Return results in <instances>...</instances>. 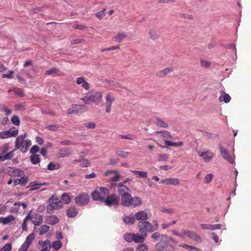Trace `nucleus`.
Returning <instances> with one entry per match:
<instances>
[{"instance_id": "1", "label": "nucleus", "mask_w": 251, "mask_h": 251, "mask_svg": "<svg viewBox=\"0 0 251 251\" xmlns=\"http://www.w3.org/2000/svg\"><path fill=\"white\" fill-rule=\"evenodd\" d=\"M137 228L141 234L147 236L148 233H152L157 230L159 225L157 221L155 220H153L152 223L147 221H139Z\"/></svg>"}, {"instance_id": "2", "label": "nucleus", "mask_w": 251, "mask_h": 251, "mask_svg": "<svg viewBox=\"0 0 251 251\" xmlns=\"http://www.w3.org/2000/svg\"><path fill=\"white\" fill-rule=\"evenodd\" d=\"M102 99V94L100 92L91 90L88 92L86 95L80 99L85 103L89 104L93 103L96 105H98Z\"/></svg>"}, {"instance_id": "3", "label": "nucleus", "mask_w": 251, "mask_h": 251, "mask_svg": "<svg viewBox=\"0 0 251 251\" xmlns=\"http://www.w3.org/2000/svg\"><path fill=\"white\" fill-rule=\"evenodd\" d=\"M27 134L25 133L24 135L19 136L16 139L15 142V149H13L14 151L20 149L21 151L25 153L27 151L28 148L31 145V142L29 139H26Z\"/></svg>"}, {"instance_id": "4", "label": "nucleus", "mask_w": 251, "mask_h": 251, "mask_svg": "<svg viewBox=\"0 0 251 251\" xmlns=\"http://www.w3.org/2000/svg\"><path fill=\"white\" fill-rule=\"evenodd\" d=\"M121 198V204L124 206H132L136 207L141 205L142 203L140 198L138 197H132L131 193L122 196Z\"/></svg>"}, {"instance_id": "5", "label": "nucleus", "mask_w": 251, "mask_h": 251, "mask_svg": "<svg viewBox=\"0 0 251 251\" xmlns=\"http://www.w3.org/2000/svg\"><path fill=\"white\" fill-rule=\"evenodd\" d=\"M109 194V190L106 187H100L98 188L92 193V197L95 201L102 202Z\"/></svg>"}, {"instance_id": "6", "label": "nucleus", "mask_w": 251, "mask_h": 251, "mask_svg": "<svg viewBox=\"0 0 251 251\" xmlns=\"http://www.w3.org/2000/svg\"><path fill=\"white\" fill-rule=\"evenodd\" d=\"M9 150V146L8 144H5L3 145L0 148V160L1 161H4L5 160H11L14 156V150L10 151V152L7 153Z\"/></svg>"}, {"instance_id": "7", "label": "nucleus", "mask_w": 251, "mask_h": 251, "mask_svg": "<svg viewBox=\"0 0 251 251\" xmlns=\"http://www.w3.org/2000/svg\"><path fill=\"white\" fill-rule=\"evenodd\" d=\"M63 206L62 201L57 197L52 196L49 199V205L48 210L58 209Z\"/></svg>"}, {"instance_id": "8", "label": "nucleus", "mask_w": 251, "mask_h": 251, "mask_svg": "<svg viewBox=\"0 0 251 251\" xmlns=\"http://www.w3.org/2000/svg\"><path fill=\"white\" fill-rule=\"evenodd\" d=\"M119 198L115 194L108 195L102 202L106 206H112L117 205L119 203Z\"/></svg>"}, {"instance_id": "9", "label": "nucleus", "mask_w": 251, "mask_h": 251, "mask_svg": "<svg viewBox=\"0 0 251 251\" xmlns=\"http://www.w3.org/2000/svg\"><path fill=\"white\" fill-rule=\"evenodd\" d=\"M89 201V196L85 193H81L78 194L75 198V203L79 206H83L87 204Z\"/></svg>"}, {"instance_id": "10", "label": "nucleus", "mask_w": 251, "mask_h": 251, "mask_svg": "<svg viewBox=\"0 0 251 251\" xmlns=\"http://www.w3.org/2000/svg\"><path fill=\"white\" fill-rule=\"evenodd\" d=\"M155 248L157 251H175L173 245L165 242H158L155 245Z\"/></svg>"}, {"instance_id": "11", "label": "nucleus", "mask_w": 251, "mask_h": 251, "mask_svg": "<svg viewBox=\"0 0 251 251\" xmlns=\"http://www.w3.org/2000/svg\"><path fill=\"white\" fill-rule=\"evenodd\" d=\"M219 149L222 157L224 159L227 160L229 163L233 164L234 160L228 153L227 150L222 147L220 144H219Z\"/></svg>"}, {"instance_id": "12", "label": "nucleus", "mask_w": 251, "mask_h": 251, "mask_svg": "<svg viewBox=\"0 0 251 251\" xmlns=\"http://www.w3.org/2000/svg\"><path fill=\"white\" fill-rule=\"evenodd\" d=\"M198 155L202 158L204 162H209L214 157L213 153L209 150H207L203 152H198Z\"/></svg>"}, {"instance_id": "13", "label": "nucleus", "mask_w": 251, "mask_h": 251, "mask_svg": "<svg viewBox=\"0 0 251 251\" xmlns=\"http://www.w3.org/2000/svg\"><path fill=\"white\" fill-rule=\"evenodd\" d=\"M115 98L114 96L110 93H108L105 96V104L106 109L105 112L106 113H109L111 110V107L112 103L114 101Z\"/></svg>"}, {"instance_id": "14", "label": "nucleus", "mask_w": 251, "mask_h": 251, "mask_svg": "<svg viewBox=\"0 0 251 251\" xmlns=\"http://www.w3.org/2000/svg\"><path fill=\"white\" fill-rule=\"evenodd\" d=\"M117 191L121 197L131 193V190L122 183L117 185Z\"/></svg>"}, {"instance_id": "15", "label": "nucleus", "mask_w": 251, "mask_h": 251, "mask_svg": "<svg viewBox=\"0 0 251 251\" xmlns=\"http://www.w3.org/2000/svg\"><path fill=\"white\" fill-rule=\"evenodd\" d=\"M160 183L165 184L166 185H179L180 184L179 180L177 178H167L162 179Z\"/></svg>"}, {"instance_id": "16", "label": "nucleus", "mask_w": 251, "mask_h": 251, "mask_svg": "<svg viewBox=\"0 0 251 251\" xmlns=\"http://www.w3.org/2000/svg\"><path fill=\"white\" fill-rule=\"evenodd\" d=\"M18 134V130H14L12 131L6 130L0 132V137L1 139H6L11 137H15Z\"/></svg>"}, {"instance_id": "17", "label": "nucleus", "mask_w": 251, "mask_h": 251, "mask_svg": "<svg viewBox=\"0 0 251 251\" xmlns=\"http://www.w3.org/2000/svg\"><path fill=\"white\" fill-rule=\"evenodd\" d=\"M8 173L12 176L22 177L25 176L24 173L22 170L14 168H10Z\"/></svg>"}, {"instance_id": "18", "label": "nucleus", "mask_w": 251, "mask_h": 251, "mask_svg": "<svg viewBox=\"0 0 251 251\" xmlns=\"http://www.w3.org/2000/svg\"><path fill=\"white\" fill-rule=\"evenodd\" d=\"M184 234L186 235L188 238L197 242H200L201 241L200 237L195 232L189 230H184Z\"/></svg>"}, {"instance_id": "19", "label": "nucleus", "mask_w": 251, "mask_h": 251, "mask_svg": "<svg viewBox=\"0 0 251 251\" xmlns=\"http://www.w3.org/2000/svg\"><path fill=\"white\" fill-rule=\"evenodd\" d=\"M76 83L78 85H81V87L85 90H88L90 89V84L87 82L83 77H78L76 79Z\"/></svg>"}, {"instance_id": "20", "label": "nucleus", "mask_w": 251, "mask_h": 251, "mask_svg": "<svg viewBox=\"0 0 251 251\" xmlns=\"http://www.w3.org/2000/svg\"><path fill=\"white\" fill-rule=\"evenodd\" d=\"M200 226L202 229L214 230L220 229L222 227V225L221 224L210 225L206 224H201L200 225Z\"/></svg>"}, {"instance_id": "21", "label": "nucleus", "mask_w": 251, "mask_h": 251, "mask_svg": "<svg viewBox=\"0 0 251 251\" xmlns=\"http://www.w3.org/2000/svg\"><path fill=\"white\" fill-rule=\"evenodd\" d=\"M134 217L135 220L136 219L137 221H147L148 219L147 213L143 210L136 213Z\"/></svg>"}, {"instance_id": "22", "label": "nucleus", "mask_w": 251, "mask_h": 251, "mask_svg": "<svg viewBox=\"0 0 251 251\" xmlns=\"http://www.w3.org/2000/svg\"><path fill=\"white\" fill-rule=\"evenodd\" d=\"M72 154V151L68 148H62L58 150L57 157L58 158L65 157L69 156Z\"/></svg>"}, {"instance_id": "23", "label": "nucleus", "mask_w": 251, "mask_h": 251, "mask_svg": "<svg viewBox=\"0 0 251 251\" xmlns=\"http://www.w3.org/2000/svg\"><path fill=\"white\" fill-rule=\"evenodd\" d=\"M154 134L164 140L172 138L170 133L167 131H155Z\"/></svg>"}, {"instance_id": "24", "label": "nucleus", "mask_w": 251, "mask_h": 251, "mask_svg": "<svg viewBox=\"0 0 251 251\" xmlns=\"http://www.w3.org/2000/svg\"><path fill=\"white\" fill-rule=\"evenodd\" d=\"M48 183H39L37 181H32L29 183L28 187H30V190L33 191L39 189L41 186L48 185Z\"/></svg>"}, {"instance_id": "25", "label": "nucleus", "mask_w": 251, "mask_h": 251, "mask_svg": "<svg viewBox=\"0 0 251 251\" xmlns=\"http://www.w3.org/2000/svg\"><path fill=\"white\" fill-rule=\"evenodd\" d=\"M173 71L171 67H167L163 70H160L156 73V75L159 77H162L169 74Z\"/></svg>"}, {"instance_id": "26", "label": "nucleus", "mask_w": 251, "mask_h": 251, "mask_svg": "<svg viewBox=\"0 0 251 251\" xmlns=\"http://www.w3.org/2000/svg\"><path fill=\"white\" fill-rule=\"evenodd\" d=\"M15 217L12 215H9L6 217H0V223L6 225L15 221Z\"/></svg>"}, {"instance_id": "27", "label": "nucleus", "mask_w": 251, "mask_h": 251, "mask_svg": "<svg viewBox=\"0 0 251 251\" xmlns=\"http://www.w3.org/2000/svg\"><path fill=\"white\" fill-rule=\"evenodd\" d=\"M78 213L75 206H71L67 210V215L69 217L74 218Z\"/></svg>"}, {"instance_id": "28", "label": "nucleus", "mask_w": 251, "mask_h": 251, "mask_svg": "<svg viewBox=\"0 0 251 251\" xmlns=\"http://www.w3.org/2000/svg\"><path fill=\"white\" fill-rule=\"evenodd\" d=\"M115 174V175L114 177L111 178V180L113 182H117L120 177V174L118 173V171L116 170H110L106 171L104 173L105 176H108L110 174Z\"/></svg>"}, {"instance_id": "29", "label": "nucleus", "mask_w": 251, "mask_h": 251, "mask_svg": "<svg viewBox=\"0 0 251 251\" xmlns=\"http://www.w3.org/2000/svg\"><path fill=\"white\" fill-rule=\"evenodd\" d=\"M147 236L140 234L134 233L133 236V241L136 243H142L144 242Z\"/></svg>"}, {"instance_id": "30", "label": "nucleus", "mask_w": 251, "mask_h": 251, "mask_svg": "<svg viewBox=\"0 0 251 251\" xmlns=\"http://www.w3.org/2000/svg\"><path fill=\"white\" fill-rule=\"evenodd\" d=\"M123 220L125 223L127 225H133L135 222V217L132 215L124 216Z\"/></svg>"}, {"instance_id": "31", "label": "nucleus", "mask_w": 251, "mask_h": 251, "mask_svg": "<svg viewBox=\"0 0 251 251\" xmlns=\"http://www.w3.org/2000/svg\"><path fill=\"white\" fill-rule=\"evenodd\" d=\"M155 123L159 127L166 128L168 126V124L167 123L164 122L161 118L158 117L155 118Z\"/></svg>"}, {"instance_id": "32", "label": "nucleus", "mask_w": 251, "mask_h": 251, "mask_svg": "<svg viewBox=\"0 0 251 251\" xmlns=\"http://www.w3.org/2000/svg\"><path fill=\"white\" fill-rule=\"evenodd\" d=\"M43 222V218L42 216L39 214H36L34 217L33 218L32 223L35 226H39Z\"/></svg>"}, {"instance_id": "33", "label": "nucleus", "mask_w": 251, "mask_h": 251, "mask_svg": "<svg viewBox=\"0 0 251 251\" xmlns=\"http://www.w3.org/2000/svg\"><path fill=\"white\" fill-rule=\"evenodd\" d=\"M231 100L229 95L224 91L222 93V95L219 97V100L221 102L224 101L225 103L229 102Z\"/></svg>"}, {"instance_id": "34", "label": "nucleus", "mask_w": 251, "mask_h": 251, "mask_svg": "<svg viewBox=\"0 0 251 251\" xmlns=\"http://www.w3.org/2000/svg\"><path fill=\"white\" fill-rule=\"evenodd\" d=\"M74 113L78 114L79 113H82L85 110V106L80 104H75L73 105Z\"/></svg>"}, {"instance_id": "35", "label": "nucleus", "mask_w": 251, "mask_h": 251, "mask_svg": "<svg viewBox=\"0 0 251 251\" xmlns=\"http://www.w3.org/2000/svg\"><path fill=\"white\" fill-rule=\"evenodd\" d=\"M58 219L55 215H51L47 219V223L49 225H53L58 222Z\"/></svg>"}, {"instance_id": "36", "label": "nucleus", "mask_w": 251, "mask_h": 251, "mask_svg": "<svg viewBox=\"0 0 251 251\" xmlns=\"http://www.w3.org/2000/svg\"><path fill=\"white\" fill-rule=\"evenodd\" d=\"M126 37L125 32H120L117 35L113 37L114 40L118 42H121Z\"/></svg>"}, {"instance_id": "37", "label": "nucleus", "mask_w": 251, "mask_h": 251, "mask_svg": "<svg viewBox=\"0 0 251 251\" xmlns=\"http://www.w3.org/2000/svg\"><path fill=\"white\" fill-rule=\"evenodd\" d=\"M131 172L134 175H138L141 178H146L148 176V173L146 171L131 170Z\"/></svg>"}, {"instance_id": "38", "label": "nucleus", "mask_w": 251, "mask_h": 251, "mask_svg": "<svg viewBox=\"0 0 251 251\" xmlns=\"http://www.w3.org/2000/svg\"><path fill=\"white\" fill-rule=\"evenodd\" d=\"M61 199L65 204H68L71 201V197L68 193H64L62 195Z\"/></svg>"}, {"instance_id": "39", "label": "nucleus", "mask_w": 251, "mask_h": 251, "mask_svg": "<svg viewBox=\"0 0 251 251\" xmlns=\"http://www.w3.org/2000/svg\"><path fill=\"white\" fill-rule=\"evenodd\" d=\"M40 245L42 246L41 251H50V245L48 244L47 242H41L39 243Z\"/></svg>"}, {"instance_id": "40", "label": "nucleus", "mask_w": 251, "mask_h": 251, "mask_svg": "<svg viewBox=\"0 0 251 251\" xmlns=\"http://www.w3.org/2000/svg\"><path fill=\"white\" fill-rule=\"evenodd\" d=\"M30 161L33 164H37L40 162L39 155L36 154H32L30 156Z\"/></svg>"}, {"instance_id": "41", "label": "nucleus", "mask_w": 251, "mask_h": 251, "mask_svg": "<svg viewBox=\"0 0 251 251\" xmlns=\"http://www.w3.org/2000/svg\"><path fill=\"white\" fill-rule=\"evenodd\" d=\"M115 152L118 155L124 158H127L128 155L130 154L129 152L121 150L116 151Z\"/></svg>"}, {"instance_id": "42", "label": "nucleus", "mask_w": 251, "mask_h": 251, "mask_svg": "<svg viewBox=\"0 0 251 251\" xmlns=\"http://www.w3.org/2000/svg\"><path fill=\"white\" fill-rule=\"evenodd\" d=\"M11 121L12 123L16 126H19L20 124V118L17 115L13 116L11 119Z\"/></svg>"}, {"instance_id": "43", "label": "nucleus", "mask_w": 251, "mask_h": 251, "mask_svg": "<svg viewBox=\"0 0 251 251\" xmlns=\"http://www.w3.org/2000/svg\"><path fill=\"white\" fill-rule=\"evenodd\" d=\"M34 238L35 236L34 233H31L26 237V240L24 243H26V244L29 246L31 244L32 242L34 239Z\"/></svg>"}, {"instance_id": "44", "label": "nucleus", "mask_w": 251, "mask_h": 251, "mask_svg": "<svg viewBox=\"0 0 251 251\" xmlns=\"http://www.w3.org/2000/svg\"><path fill=\"white\" fill-rule=\"evenodd\" d=\"M150 37L153 40H156L159 37V35L154 30H151L149 32Z\"/></svg>"}, {"instance_id": "45", "label": "nucleus", "mask_w": 251, "mask_h": 251, "mask_svg": "<svg viewBox=\"0 0 251 251\" xmlns=\"http://www.w3.org/2000/svg\"><path fill=\"white\" fill-rule=\"evenodd\" d=\"M134 233H126L124 235V239L127 242L130 243L133 241Z\"/></svg>"}, {"instance_id": "46", "label": "nucleus", "mask_w": 251, "mask_h": 251, "mask_svg": "<svg viewBox=\"0 0 251 251\" xmlns=\"http://www.w3.org/2000/svg\"><path fill=\"white\" fill-rule=\"evenodd\" d=\"M136 251H149L148 247L144 244H140L137 246Z\"/></svg>"}, {"instance_id": "47", "label": "nucleus", "mask_w": 251, "mask_h": 251, "mask_svg": "<svg viewBox=\"0 0 251 251\" xmlns=\"http://www.w3.org/2000/svg\"><path fill=\"white\" fill-rule=\"evenodd\" d=\"M62 245V243L59 240L53 242L52 244V248L56 250H59L61 247Z\"/></svg>"}, {"instance_id": "48", "label": "nucleus", "mask_w": 251, "mask_h": 251, "mask_svg": "<svg viewBox=\"0 0 251 251\" xmlns=\"http://www.w3.org/2000/svg\"><path fill=\"white\" fill-rule=\"evenodd\" d=\"M49 230V226L47 225H43L39 229L40 235H43Z\"/></svg>"}, {"instance_id": "49", "label": "nucleus", "mask_w": 251, "mask_h": 251, "mask_svg": "<svg viewBox=\"0 0 251 251\" xmlns=\"http://www.w3.org/2000/svg\"><path fill=\"white\" fill-rule=\"evenodd\" d=\"M59 128L58 125H50L46 127V128L52 131H56Z\"/></svg>"}, {"instance_id": "50", "label": "nucleus", "mask_w": 251, "mask_h": 251, "mask_svg": "<svg viewBox=\"0 0 251 251\" xmlns=\"http://www.w3.org/2000/svg\"><path fill=\"white\" fill-rule=\"evenodd\" d=\"M59 71V70L56 68H52L46 72L45 75H50L53 74H56Z\"/></svg>"}, {"instance_id": "51", "label": "nucleus", "mask_w": 251, "mask_h": 251, "mask_svg": "<svg viewBox=\"0 0 251 251\" xmlns=\"http://www.w3.org/2000/svg\"><path fill=\"white\" fill-rule=\"evenodd\" d=\"M169 158V155L167 154H159L158 156V161H166Z\"/></svg>"}, {"instance_id": "52", "label": "nucleus", "mask_w": 251, "mask_h": 251, "mask_svg": "<svg viewBox=\"0 0 251 251\" xmlns=\"http://www.w3.org/2000/svg\"><path fill=\"white\" fill-rule=\"evenodd\" d=\"M90 164V161L88 159H83L80 161L79 166L81 167H87Z\"/></svg>"}, {"instance_id": "53", "label": "nucleus", "mask_w": 251, "mask_h": 251, "mask_svg": "<svg viewBox=\"0 0 251 251\" xmlns=\"http://www.w3.org/2000/svg\"><path fill=\"white\" fill-rule=\"evenodd\" d=\"M200 64L201 67L204 68H208L210 66V63L209 62L203 59H201L200 60Z\"/></svg>"}, {"instance_id": "54", "label": "nucleus", "mask_w": 251, "mask_h": 251, "mask_svg": "<svg viewBox=\"0 0 251 251\" xmlns=\"http://www.w3.org/2000/svg\"><path fill=\"white\" fill-rule=\"evenodd\" d=\"M12 250V245L11 243L6 244L2 248L0 249V251H11Z\"/></svg>"}, {"instance_id": "55", "label": "nucleus", "mask_w": 251, "mask_h": 251, "mask_svg": "<svg viewBox=\"0 0 251 251\" xmlns=\"http://www.w3.org/2000/svg\"><path fill=\"white\" fill-rule=\"evenodd\" d=\"M213 175L211 174H207L204 178V182L205 183H209L212 179Z\"/></svg>"}, {"instance_id": "56", "label": "nucleus", "mask_w": 251, "mask_h": 251, "mask_svg": "<svg viewBox=\"0 0 251 251\" xmlns=\"http://www.w3.org/2000/svg\"><path fill=\"white\" fill-rule=\"evenodd\" d=\"M84 126L85 127H87L88 128H90V129H94L96 127V125L95 123H93V122H90V123H85L84 124Z\"/></svg>"}, {"instance_id": "57", "label": "nucleus", "mask_w": 251, "mask_h": 251, "mask_svg": "<svg viewBox=\"0 0 251 251\" xmlns=\"http://www.w3.org/2000/svg\"><path fill=\"white\" fill-rule=\"evenodd\" d=\"M163 236L160 233L154 232L151 235V237L155 240H158L160 239V237Z\"/></svg>"}, {"instance_id": "58", "label": "nucleus", "mask_w": 251, "mask_h": 251, "mask_svg": "<svg viewBox=\"0 0 251 251\" xmlns=\"http://www.w3.org/2000/svg\"><path fill=\"white\" fill-rule=\"evenodd\" d=\"M119 137L123 139H127L129 140H133V137L131 134H127L126 135H119Z\"/></svg>"}, {"instance_id": "59", "label": "nucleus", "mask_w": 251, "mask_h": 251, "mask_svg": "<svg viewBox=\"0 0 251 251\" xmlns=\"http://www.w3.org/2000/svg\"><path fill=\"white\" fill-rule=\"evenodd\" d=\"M13 71H10L9 73L8 74H2V78H13Z\"/></svg>"}, {"instance_id": "60", "label": "nucleus", "mask_w": 251, "mask_h": 251, "mask_svg": "<svg viewBox=\"0 0 251 251\" xmlns=\"http://www.w3.org/2000/svg\"><path fill=\"white\" fill-rule=\"evenodd\" d=\"M14 206H22L24 209H25L27 207L26 203L21 202H15L14 203Z\"/></svg>"}, {"instance_id": "61", "label": "nucleus", "mask_w": 251, "mask_h": 251, "mask_svg": "<svg viewBox=\"0 0 251 251\" xmlns=\"http://www.w3.org/2000/svg\"><path fill=\"white\" fill-rule=\"evenodd\" d=\"M29 246L26 243H24L21 247L19 249L18 251H26L29 248Z\"/></svg>"}, {"instance_id": "62", "label": "nucleus", "mask_w": 251, "mask_h": 251, "mask_svg": "<svg viewBox=\"0 0 251 251\" xmlns=\"http://www.w3.org/2000/svg\"><path fill=\"white\" fill-rule=\"evenodd\" d=\"M58 168H56V165L53 162H50L48 165V169L49 170H54L55 169H57Z\"/></svg>"}, {"instance_id": "63", "label": "nucleus", "mask_w": 251, "mask_h": 251, "mask_svg": "<svg viewBox=\"0 0 251 251\" xmlns=\"http://www.w3.org/2000/svg\"><path fill=\"white\" fill-rule=\"evenodd\" d=\"M73 28L75 29H78L80 30H84L87 28V27L83 25L75 24L73 25Z\"/></svg>"}, {"instance_id": "64", "label": "nucleus", "mask_w": 251, "mask_h": 251, "mask_svg": "<svg viewBox=\"0 0 251 251\" xmlns=\"http://www.w3.org/2000/svg\"><path fill=\"white\" fill-rule=\"evenodd\" d=\"M105 9H103L101 11H100L99 12H98L96 14V16L99 19H101L102 17H103L105 16Z\"/></svg>"}]
</instances>
